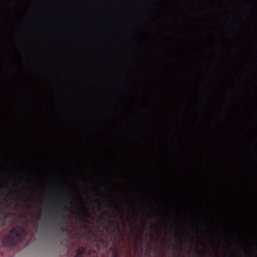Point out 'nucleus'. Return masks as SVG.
Here are the masks:
<instances>
[{"instance_id":"6e6552de","label":"nucleus","mask_w":257,"mask_h":257,"mask_svg":"<svg viewBox=\"0 0 257 257\" xmlns=\"http://www.w3.org/2000/svg\"><path fill=\"white\" fill-rule=\"evenodd\" d=\"M112 257H119V256L116 250H114V252H113Z\"/></svg>"},{"instance_id":"6ab92c4d","label":"nucleus","mask_w":257,"mask_h":257,"mask_svg":"<svg viewBox=\"0 0 257 257\" xmlns=\"http://www.w3.org/2000/svg\"><path fill=\"white\" fill-rule=\"evenodd\" d=\"M228 257H232L231 255H229Z\"/></svg>"},{"instance_id":"a211bd4d","label":"nucleus","mask_w":257,"mask_h":257,"mask_svg":"<svg viewBox=\"0 0 257 257\" xmlns=\"http://www.w3.org/2000/svg\"><path fill=\"white\" fill-rule=\"evenodd\" d=\"M105 229H106V230H108V229H109L108 227H105Z\"/></svg>"},{"instance_id":"7ed1b4c3","label":"nucleus","mask_w":257,"mask_h":257,"mask_svg":"<svg viewBox=\"0 0 257 257\" xmlns=\"http://www.w3.org/2000/svg\"><path fill=\"white\" fill-rule=\"evenodd\" d=\"M77 201L80 205L79 207V209L80 212L79 220L81 222L86 221L87 219L90 217V214L88 212V210L84 206L83 202L81 198L78 197Z\"/></svg>"},{"instance_id":"1a4fd4ad","label":"nucleus","mask_w":257,"mask_h":257,"mask_svg":"<svg viewBox=\"0 0 257 257\" xmlns=\"http://www.w3.org/2000/svg\"><path fill=\"white\" fill-rule=\"evenodd\" d=\"M194 251L197 254H198V255L200 254V251L197 247L195 248Z\"/></svg>"},{"instance_id":"0eeeda50","label":"nucleus","mask_w":257,"mask_h":257,"mask_svg":"<svg viewBox=\"0 0 257 257\" xmlns=\"http://www.w3.org/2000/svg\"><path fill=\"white\" fill-rule=\"evenodd\" d=\"M109 207H113L115 209H118V207L116 204H112L111 202L109 203Z\"/></svg>"},{"instance_id":"dca6fc26","label":"nucleus","mask_w":257,"mask_h":257,"mask_svg":"<svg viewBox=\"0 0 257 257\" xmlns=\"http://www.w3.org/2000/svg\"><path fill=\"white\" fill-rule=\"evenodd\" d=\"M150 230H151L152 229V225L150 226Z\"/></svg>"},{"instance_id":"39448f33","label":"nucleus","mask_w":257,"mask_h":257,"mask_svg":"<svg viewBox=\"0 0 257 257\" xmlns=\"http://www.w3.org/2000/svg\"><path fill=\"white\" fill-rule=\"evenodd\" d=\"M243 254L245 257H250L248 249L245 246L243 247Z\"/></svg>"},{"instance_id":"20e7f679","label":"nucleus","mask_w":257,"mask_h":257,"mask_svg":"<svg viewBox=\"0 0 257 257\" xmlns=\"http://www.w3.org/2000/svg\"><path fill=\"white\" fill-rule=\"evenodd\" d=\"M85 250V248L83 246L79 247L76 250V254L74 257H82V255L84 253Z\"/></svg>"},{"instance_id":"f3484780","label":"nucleus","mask_w":257,"mask_h":257,"mask_svg":"<svg viewBox=\"0 0 257 257\" xmlns=\"http://www.w3.org/2000/svg\"><path fill=\"white\" fill-rule=\"evenodd\" d=\"M96 202L97 203V204H98V205L99 204V202L98 201H96Z\"/></svg>"},{"instance_id":"f03ea898","label":"nucleus","mask_w":257,"mask_h":257,"mask_svg":"<svg viewBox=\"0 0 257 257\" xmlns=\"http://www.w3.org/2000/svg\"><path fill=\"white\" fill-rule=\"evenodd\" d=\"M56 207L55 213V216L57 220L65 219V216L62 212H70L71 211V209L65 205L59 204Z\"/></svg>"},{"instance_id":"2eb2a0df","label":"nucleus","mask_w":257,"mask_h":257,"mask_svg":"<svg viewBox=\"0 0 257 257\" xmlns=\"http://www.w3.org/2000/svg\"><path fill=\"white\" fill-rule=\"evenodd\" d=\"M116 227L119 230V227H118V225L117 224L116 225Z\"/></svg>"},{"instance_id":"ddd939ff","label":"nucleus","mask_w":257,"mask_h":257,"mask_svg":"<svg viewBox=\"0 0 257 257\" xmlns=\"http://www.w3.org/2000/svg\"><path fill=\"white\" fill-rule=\"evenodd\" d=\"M120 218L122 219V214L121 213L120 214Z\"/></svg>"},{"instance_id":"f257e3e1","label":"nucleus","mask_w":257,"mask_h":257,"mask_svg":"<svg viewBox=\"0 0 257 257\" xmlns=\"http://www.w3.org/2000/svg\"><path fill=\"white\" fill-rule=\"evenodd\" d=\"M26 236V231L21 226H16L11 229L8 235L3 240V244L5 246H14L22 241Z\"/></svg>"},{"instance_id":"423d86ee","label":"nucleus","mask_w":257,"mask_h":257,"mask_svg":"<svg viewBox=\"0 0 257 257\" xmlns=\"http://www.w3.org/2000/svg\"><path fill=\"white\" fill-rule=\"evenodd\" d=\"M174 237L176 240L180 241L181 237L180 235L177 233V231L175 230L174 233Z\"/></svg>"},{"instance_id":"9d476101","label":"nucleus","mask_w":257,"mask_h":257,"mask_svg":"<svg viewBox=\"0 0 257 257\" xmlns=\"http://www.w3.org/2000/svg\"><path fill=\"white\" fill-rule=\"evenodd\" d=\"M7 188V186L5 185H0V189H6Z\"/></svg>"},{"instance_id":"f8f14e48","label":"nucleus","mask_w":257,"mask_h":257,"mask_svg":"<svg viewBox=\"0 0 257 257\" xmlns=\"http://www.w3.org/2000/svg\"><path fill=\"white\" fill-rule=\"evenodd\" d=\"M41 215L40 214H39L37 217V220H39L40 219Z\"/></svg>"},{"instance_id":"9b49d317","label":"nucleus","mask_w":257,"mask_h":257,"mask_svg":"<svg viewBox=\"0 0 257 257\" xmlns=\"http://www.w3.org/2000/svg\"><path fill=\"white\" fill-rule=\"evenodd\" d=\"M0 215H5V212L2 209H0Z\"/></svg>"},{"instance_id":"4468645a","label":"nucleus","mask_w":257,"mask_h":257,"mask_svg":"<svg viewBox=\"0 0 257 257\" xmlns=\"http://www.w3.org/2000/svg\"><path fill=\"white\" fill-rule=\"evenodd\" d=\"M3 219H2L1 217H0V224L2 223Z\"/></svg>"}]
</instances>
